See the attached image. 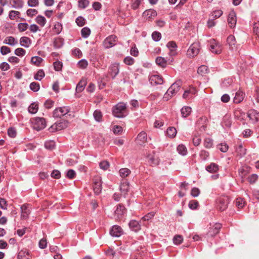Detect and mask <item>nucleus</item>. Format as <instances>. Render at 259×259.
<instances>
[{
    "label": "nucleus",
    "instance_id": "f257e3e1",
    "mask_svg": "<svg viewBox=\"0 0 259 259\" xmlns=\"http://www.w3.org/2000/svg\"><path fill=\"white\" fill-rule=\"evenodd\" d=\"M113 115L117 118H123L127 115L126 104L123 102H119L112 108Z\"/></svg>",
    "mask_w": 259,
    "mask_h": 259
},
{
    "label": "nucleus",
    "instance_id": "f03ea898",
    "mask_svg": "<svg viewBox=\"0 0 259 259\" xmlns=\"http://www.w3.org/2000/svg\"><path fill=\"white\" fill-rule=\"evenodd\" d=\"M69 122L67 120L61 119L52 125L49 128V130L51 132H55L58 131H60L66 128Z\"/></svg>",
    "mask_w": 259,
    "mask_h": 259
},
{
    "label": "nucleus",
    "instance_id": "7ed1b4c3",
    "mask_svg": "<svg viewBox=\"0 0 259 259\" xmlns=\"http://www.w3.org/2000/svg\"><path fill=\"white\" fill-rule=\"evenodd\" d=\"M199 44L197 42L193 43L190 46L187 51V56L190 58H193L199 54Z\"/></svg>",
    "mask_w": 259,
    "mask_h": 259
},
{
    "label": "nucleus",
    "instance_id": "20e7f679",
    "mask_svg": "<svg viewBox=\"0 0 259 259\" xmlns=\"http://www.w3.org/2000/svg\"><path fill=\"white\" fill-rule=\"evenodd\" d=\"M210 43V50L213 53L216 54H220L222 51V45L219 42L217 41L215 39H212L209 41Z\"/></svg>",
    "mask_w": 259,
    "mask_h": 259
},
{
    "label": "nucleus",
    "instance_id": "39448f33",
    "mask_svg": "<svg viewBox=\"0 0 259 259\" xmlns=\"http://www.w3.org/2000/svg\"><path fill=\"white\" fill-rule=\"evenodd\" d=\"M230 199L228 196H222L218 199V208L221 211L225 210L228 207Z\"/></svg>",
    "mask_w": 259,
    "mask_h": 259
},
{
    "label": "nucleus",
    "instance_id": "423d86ee",
    "mask_svg": "<svg viewBox=\"0 0 259 259\" xmlns=\"http://www.w3.org/2000/svg\"><path fill=\"white\" fill-rule=\"evenodd\" d=\"M70 111V108L67 106L61 107L56 108L53 112V116L54 117H61L64 116L68 113Z\"/></svg>",
    "mask_w": 259,
    "mask_h": 259
},
{
    "label": "nucleus",
    "instance_id": "0eeeda50",
    "mask_svg": "<svg viewBox=\"0 0 259 259\" xmlns=\"http://www.w3.org/2000/svg\"><path fill=\"white\" fill-rule=\"evenodd\" d=\"M33 120V128L37 131L44 129L46 126V122L44 118L36 117Z\"/></svg>",
    "mask_w": 259,
    "mask_h": 259
},
{
    "label": "nucleus",
    "instance_id": "6e6552de",
    "mask_svg": "<svg viewBox=\"0 0 259 259\" xmlns=\"http://www.w3.org/2000/svg\"><path fill=\"white\" fill-rule=\"evenodd\" d=\"M93 189L95 193L99 194L102 190V179L100 176H96L94 178Z\"/></svg>",
    "mask_w": 259,
    "mask_h": 259
},
{
    "label": "nucleus",
    "instance_id": "1a4fd4ad",
    "mask_svg": "<svg viewBox=\"0 0 259 259\" xmlns=\"http://www.w3.org/2000/svg\"><path fill=\"white\" fill-rule=\"evenodd\" d=\"M181 85V80L176 81L167 90L168 93L171 94L170 96H174L180 90Z\"/></svg>",
    "mask_w": 259,
    "mask_h": 259
},
{
    "label": "nucleus",
    "instance_id": "9d476101",
    "mask_svg": "<svg viewBox=\"0 0 259 259\" xmlns=\"http://www.w3.org/2000/svg\"><path fill=\"white\" fill-rule=\"evenodd\" d=\"M117 37L115 35H111L107 37L104 41L103 44L106 48H110L116 44Z\"/></svg>",
    "mask_w": 259,
    "mask_h": 259
},
{
    "label": "nucleus",
    "instance_id": "9b49d317",
    "mask_svg": "<svg viewBox=\"0 0 259 259\" xmlns=\"http://www.w3.org/2000/svg\"><path fill=\"white\" fill-rule=\"evenodd\" d=\"M222 227L221 224L219 223H215L211 227L209 228V230L207 233L208 236L213 237L214 236L218 234L220 231Z\"/></svg>",
    "mask_w": 259,
    "mask_h": 259
},
{
    "label": "nucleus",
    "instance_id": "f8f14e48",
    "mask_svg": "<svg viewBox=\"0 0 259 259\" xmlns=\"http://www.w3.org/2000/svg\"><path fill=\"white\" fill-rule=\"evenodd\" d=\"M247 117L251 123H254L259 120V113L254 110H250L248 112Z\"/></svg>",
    "mask_w": 259,
    "mask_h": 259
},
{
    "label": "nucleus",
    "instance_id": "ddd939ff",
    "mask_svg": "<svg viewBox=\"0 0 259 259\" xmlns=\"http://www.w3.org/2000/svg\"><path fill=\"white\" fill-rule=\"evenodd\" d=\"M146 157L150 164L153 165H157L159 164L160 160L159 158L155 155L154 152L148 154Z\"/></svg>",
    "mask_w": 259,
    "mask_h": 259
},
{
    "label": "nucleus",
    "instance_id": "4468645a",
    "mask_svg": "<svg viewBox=\"0 0 259 259\" xmlns=\"http://www.w3.org/2000/svg\"><path fill=\"white\" fill-rule=\"evenodd\" d=\"M110 234L113 237H118L123 234V230L120 226L114 225L110 230Z\"/></svg>",
    "mask_w": 259,
    "mask_h": 259
},
{
    "label": "nucleus",
    "instance_id": "2eb2a0df",
    "mask_svg": "<svg viewBox=\"0 0 259 259\" xmlns=\"http://www.w3.org/2000/svg\"><path fill=\"white\" fill-rule=\"evenodd\" d=\"M149 80L152 85L161 84L163 82L162 77L157 74L152 75Z\"/></svg>",
    "mask_w": 259,
    "mask_h": 259
},
{
    "label": "nucleus",
    "instance_id": "dca6fc26",
    "mask_svg": "<svg viewBox=\"0 0 259 259\" xmlns=\"http://www.w3.org/2000/svg\"><path fill=\"white\" fill-rule=\"evenodd\" d=\"M125 212V207L119 204L114 211V217L115 219H120L122 218L123 215L124 214Z\"/></svg>",
    "mask_w": 259,
    "mask_h": 259
},
{
    "label": "nucleus",
    "instance_id": "f3484780",
    "mask_svg": "<svg viewBox=\"0 0 259 259\" xmlns=\"http://www.w3.org/2000/svg\"><path fill=\"white\" fill-rule=\"evenodd\" d=\"M236 14L234 11H231L229 15L228 18V22L229 25L230 27L233 28L235 26L236 24Z\"/></svg>",
    "mask_w": 259,
    "mask_h": 259
},
{
    "label": "nucleus",
    "instance_id": "a211bd4d",
    "mask_svg": "<svg viewBox=\"0 0 259 259\" xmlns=\"http://www.w3.org/2000/svg\"><path fill=\"white\" fill-rule=\"evenodd\" d=\"M147 134L145 132L140 133L137 137V142L138 144L142 145L147 142Z\"/></svg>",
    "mask_w": 259,
    "mask_h": 259
},
{
    "label": "nucleus",
    "instance_id": "6ab92c4d",
    "mask_svg": "<svg viewBox=\"0 0 259 259\" xmlns=\"http://www.w3.org/2000/svg\"><path fill=\"white\" fill-rule=\"evenodd\" d=\"M110 74L113 78H114L115 76L119 73V63H113L110 67Z\"/></svg>",
    "mask_w": 259,
    "mask_h": 259
},
{
    "label": "nucleus",
    "instance_id": "aec40b11",
    "mask_svg": "<svg viewBox=\"0 0 259 259\" xmlns=\"http://www.w3.org/2000/svg\"><path fill=\"white\" fill-rule=\"evenodd\" d=\"M170 61V59L167 57L164 58L162 57H158L155 60L156 64L162 68H165L167 66V62Z\"/></svg>",
    "mask_w": 259,
    "mask_h": 259
},
{
    "label": "nucleus",
    "instance_id": "412c9836",
    "mask_svg": "<svg viewBox=\"0 0 259 259\" xmlns=\"http://www.w3.org/2000/svg\"><path fill=\"white\" fill-rule=\"evenodd\" d=\"M167 47L169 49V55L170 56H175L176 54V44L174 41H169L166 45Z\"/></svg>",
    "mask_w": 259,
    "mask_h": 259
},
{
    "label": "nucleus",
    "instance_id": "4be33fe9",
    "mask_svg": "<svg viewBox=\"0 0 259 259\" xmlns=\"http://www.w3.org/2000/svg\"><path fill=\"white\" fill-rule=\"evenodd\" d=\"M143 15L146 19H150L154 18L157 15V13L154 10L149 9L144 11Z\"/></svg>",
    "mask_w": 259,
    "mask_h": 259
},
{
    "label": "nucleus",
    "instance_id": "5701e85b",
    "mask_svg": "<svg viewBox=\"0 0 259 259\" xmlns=\"http://www.w3.org/2000/svg\"><path fill=\"white\" fill-rule=\"evenodd\" d=\"M3 43L11 46H14L18 44V41L13 36L6 37L4 40Z\"/></svg>",
    "mask_w": 259,
    "mask_h": 259
},
{
    "label": "nucleus",
    "instance_id": "b1692460",
    "mask_svg": "<svg viewBox=\"0 0 259 259\" xmlns=\"http://www.w3.org/2000/svg\"><path fill=\"white\" fill-rule=\"evenodd\" d=\"M21 216L22 219L25 220L28 218L30 213V210L28 209L26 205H23L21 207Z\"/></svg>",
    "mask_w": 259,
    "mask_h": 259
},
{
    "label": "nucleus",
    "instance_id": "393cba45",
    "mask_svg": "<svg viewBox=\"0 0 259 259\" xmlns=\"http://www.w3.org/2000/svg\"><path fill=\"white\" fill-rule=\"evenodd\" d=\"M244 97V94L242 92L238 91L236 93L235 96L234 98V102L238 104L242 101Z\"/></svg>",
    "mask_w": 259,
    "mask_h": 259
},
{
    "label": "nucleus",
    "instance_id": "a878e982",
    "mask_svg": "<svg viewBox=\"0 0 259 259\" xmlns=\"http://www.w3.org/2000/svg\"><path fill=\"white\" fill-rule=\"evenodd\" d=\"M20 44L22 47L28 48L31 44V40L27 37L23 36L20 39Z\"/></svg>",
    "mask_w": 259,
    "mask_h": 259
},
{
    "label": "nucleus",
    "instance_id": "bb28decb",
    "mask_svg": "<svg viewBox=\"0 0 259 259\" xmlns=\"http://www.w3.org/2000/svg\"><path fill=\"white\" fill-rule=\"evenodd\" d=\"M129 190V183L126 181H123L121 183L120 190L123 195L125 196Z\"/></svg>",
    "mask_w": 259,
    "mask_h": 259
},
{
    "label": "nucleus",
    "instance_id": "cd10ccee",
    "mask_svg": "<svg viewBox=\"0 0 259 259\" xmlns=\"http://www.w3.org/2000/svg\"><path fill=\"white\" fill-rule=\"evenodd\" d=\"M130 227L134 231L137 232L141 229V226L138 222L132 220L129 223Z\"/></svg>",
    "mask_w": 259,
    "mask_h": 259
},
{
    "label": "nucleus",
    "instance_id": "c85d7f7f",
    "mask_svg": "<svg viewBox=\"0 0 259 259\" xmlns=\"http://www.w3.org/2000/svg\"><path fill=\"white\" fill-rule=\"evenodd\" d=\"M87 84V81L85 79H81L78 83L76 87V91L77 93L81 92L84 89L85 86Z\"/></svg>",
    "mask_w": 259,
    "mask_h": 259
},
{
    "label": "nucleus",
    "instance_id": "c756f323",
    "mask_svg": "<svg viewBox=\"0 0 259 259\" xmlns=\"http://www.w3.org/2000/svg\"><path fill=\"white\" fill-rule=\"evenodd\" d=\"M177 131L174 127H169L166 131V135L170 138H174L176 137Z\"/></svg>",
    "mask_w": 259,
    "mask_h": 259
},
{
    "label": "nucleus",
    "instance_id": "7c9ffc66",
    "mask_svg": "<svg viewBox=\"0 0 259 259\" xmlns=\"http://www.w3.org/2000/svg\"><path fill=\"white\" fill-rule=\"evenodd\" d=\"M206 169L209 172L214 173L217 172L219 170V166L215 163H211L207 166Z\"/></svg>",
    "mask_w": 259,
    "mask_h": 259
},
{
    "label": "nucleus",
    "instance_id": "2f4dec72",
    "mask_svg": "<svg viewBox=\"0 0 259 259\" xmlns=\"http://www.w3.org/2000/svg\"><path fill=\"white\" fill-rule=\"evenodd\" d=\"M18 259H31L29 253L28 251L21 250L18 254Z\"/></svg>",
    "mask_w": 259,
    "mask_h": 259
},
{
    "label": "nucleus",
    "instance_id": "473e14b6",
    "mask_svg": "<svg viewBox=\"0 0 259 259\" xmlns=\"http://www.w3.org/2000/svg\"><path fill=\"white\" fill-rule=\"evenodd\" d=\"M227 42L229 46L230 47V48L233 50L236 45V39L234 36L233 35H229L227 38Z\"/></svg>",
    "mask_w": 259,
    "mask_h": 259
},
{
    "label": "nucleus",
    "instance_id": "72a5a7b5",
    "mask_svg": "<svg viewBox=\"0 0 259 259\" xmlns=\"http://www.w3.org/2000/svg\"><path fill=\"white\" fill-rule=\"evenodd\" d=\"M197 72L201 76H204L208 72V67L205 65H202L198 68Z\"/></svg>",
    "mask_w": 259,
    "mask_h": 259
},
{
    "label": "nucleus",
    "instance_id": "f704fd0d",
    "mask_svg": "<svg viewBox=\"0 0 259 259\" xmlns=\"http://www.w3.org/2000/svg\"><path fill=\"white\" fill-rule=\"evenodd\" d=\"M191 112V108L188 106L184 107L181 109V114L184 117H186L189 116Z\"/></svg>",
    "mask_w": 259,
    "mask_h": 259
},
{
    "label": "nucleus",
    "instance_id": "c9c22d12",
    "mask_svg": "<svg viewBox=\"0 0 259 259\" xmlns=\"http://www.w3.org/2000/svg\"><path fill=\"white\" fill-rule=\"evenodd\" d=\"M63 45V39L62 38L57 37L54 40V46L57 49L60 48Z\"/></svg>",
    "mask_w": 259,
    "mask_h": 259
},
{
    "label": "nucleus",
    "instance_id": "e433bc0d",
    "mask_svg": "<svg viewBox=\"0 0 259 259\" xmlns=\"http://www.w3.org/2000/svg\"><path fill=\"white\" fill-rule=\"evenodd\" d=\"M201 140L198 134H195L192 138V142L194 146H198L200 145Z\"/></svg>",
    "mask_w": 259,
    "mask_h": 259
},
{
    "label": "nucleus",
    "instance_id": "4c0bfd02",
    "mask_svg": "<svg viewBox=\"0 0 259 259\" xmlns=\"http://www.w3.org/2000/svg\"><path fill=\"white\" fill-rule=\"evenodd\" d=\"M38 104L35 103H33L28 107V111L31 114L36 113L38 110Z\"/></svg>",
    "mask_w": 259,
    "mask_h": 259
},
{
    "label": "nucleus",
    "instance_id": "58836bf2",
    "mask_svg": "<svg viewBox=\"0 0 259 259\" xmlns=\"http://www.w3.org/2000/svg\"><path fill=\"white\" fill-rule=\"evenodd\" d=\"M120 176L122 178H125L131 174V170L126 168H121L119 171Z\"/></svg>",
    "mask_w": 259,
    "mask_h": 259
},
{
    "label": "nucleus",
    "instance_id": "ea45409f",
    "mask_svg": "<svg viewBox=\"0 0 259 259\" xmlns=\"http://www.w3.org/2000/svg\"><path fill=\"white\" fill-rule=\"evenodd\" d=\"M42 59L38 56H35L31 58V62L32 64L35 66H39L42 61Z\"/></svg>",
    "mask_w": 259,
    "mask_h": 259
},
{
    "label": "nucleus",
    "instance_id": "a19ab883",
    "mask_svg": "<svg viewBox=\"0 0 259 259\" xmlns=\"http://www.w3.org/2000/svg\"><path fill=\"white\" fill-rule=\"evenodd\" d=\"M45 75L44 71L42 69H40L34 75V78L35 80L40 81L45 77Z\"/></svg>",
    "mask_w": 259,
    "mask_h": 259
},
{
    "label": "nucleus",
    "instance_id": "79ce46f5",
    "mask_svg": "<svg viewBox=\"0 0 259 259\" xmlns=\"http://www.w3.org/2000/svg\"><path fill=\"white\" fill-rule=\"evenodd\" d=\"M232 123L231 118L229 115H226L224 117L223 124L227 127H230Z\"/></svg>",
    "mask_w": 259,
    "mask_h": 259
},
{
    "label": "nucleus",
    "instance_id": "37998d69",
    "mask_svg": "<svg viewBox=\"0 0 259 259\" xmlns=\"http://www.w3.org/2000/svg\"><path fill=\"white\" fill-rule=\"evenodd\" d=\"M177 150L178 152L182 155H186L187 153V150L185 146L184 145H179L177 147Z\"/></svg>",
    "mask_w": 259,
    "mask_h": 259
},
{
    "label": "nucleus",
    "instance_id": "c03bdc74",
    "mask_svg": "<svg viewBox=\"0 0 259 259\" xmlns=\"http://www.w3.org/2000/svg\"><path fill=\"white\" fill-rule=\"evenodd\" d=\"M35 20L36 22L42 27L45 26L46 22V18L44 16L40 15L38 16L36 18Z\"/></svg>",
    "mask_w": 259,
    "mask_h": 259
},
{
    "label": "nucleus",
    "instance_id": "a18cd8bd",
    "mask_svg": "<svg viewBox=\"0 0 259 259\" xmlns=\"http://www.w3.org/2000/svg\"><path fill=\"white\" fill-rule=\"evenodd\" d=\"M81 35L84 38H87L91 34V30L88 27H83L81 31Z\"/></svg>",
    "mask_w": 259,
    "mask_h": 259
},
{
    "label": "nucleus",
    "instance_id": "49530a36",
    "mask_svg": "<svg viewBox=\"0 0 259 259\" xmlns=\"http://www.w3.org/2000/svg\"><path fill=\"white\" fill-rule=\"evenodd\" d=\"M203 144L206 148H210L213 146V140L209 138H205Z\"/></svg>",
    "mask_w": 259,
    "mask_h": 259
},
{
    "label": "nucleus",
    "instance_id": "de8ad7c7",
    "mask_svg": "<svg viewBox=\"0 0 259 259\" xmlns=\"http://www.w3.org/2000/svg\"><path fill=\"white\" fill-rule=\"evenodd\" d=\"M94 118L95 120L98 122H100L101 121L102 117V114L100 111L96 110L94 111L93 114Z\"/></svg>",
    "mask_w": 259,
    "mask_h": 259
},
{
    "label": "nucleus",
    "instance_id": "09e8293b",
    "mask_svg": "<svg viewBox=\"0 0 259 259\" xmlns=\"http://www.w3.org/2000/svg\"><path fill=\"white\" fill-rule=\"evenodd\" d=\"M45 146L46 148L48 150H52L55 146V142L53 141H46L45 144Z\"/></svg>",
    "mask_w": 259,
    "mask_h": 259
},
{
    "label": "nucleus",
    "instance_id": "8fccbe9b",
    "mask_svg": "<svg viewBox=\"0 0 259 259\" xmlns=\"http://www.w3.org/2000/svg\"><path fill=\"white\" fill-rule=\"evenodd\" d=\"M29 87L31 90L35 92H37L40 89L39 83L35 82H31L30 84Z\"/></svg>",
    "mask_w": 259,
    "mask_h": 259
},
{
    "label": "nucleus",
    "instance_id": "3c124183",
    "mask_svg": "<svg viewBox=\"0 0 259 259\" xmlns=\"http://www.w3.org/2000/svg\"><path fill=\"white\" fill-rule=\"evenodd\" d=\"M236 205L238 208H242L245 205V201L241 198H238L236 200Z\"/></svg>",
    "mask_w": 259,
    "mask_h": 259
},
{
    "label": "nucleus",
    "instance_id": "603ef678",
    "mask_svg": "<svg viewBox=\"0 0 259 259\" xmlns=\"http://www.w3.org/2000/svg\"><path fill=\"white\" fill-rule=\"evenodd\" d=\"M222 14L223 12L221 10H217L211 14L210 17L214 19L219 18Z\"/></svg>",
    "mask_w": 259,
    "mask_h": 259
},
{
    "label": "nucleus",
    "instance_id": "864d4df0",
    "mask_svg": "<svg viewBox=\"0 0 259 259\" xmlns=\"http://www.w3.org/2000/svg\"><path fill=\"white\" fill-rule=\"evenodd\" d=\"M28 25L26 23H20L18 25V28L20 32H23L27 29Z\"/></svg>",
    "mask_w": 259,
    "mask_h": 259
},
{
    "label": "nucleus",
    "instance_id": "5fc2aeb1",
    "mask_svg": "<svg viewBox=\"0 0 259 259\" xmlns=\"http://www.w3.org/2000/svg\"><path fill=\"white\" fill-rule=\"evenodd\" d=\"M99 166L101 169L106 170L109 167L110 164L107 161H103L100 163Z\"/></svg>",
    "mask_w": 259,
    "mask_h": 259
},
{
    "label": "nucleus",
    "instance_id": "6e6d98bb",
    "mask_svg": "<svg viewBox=\"0 0 259 259\" xmlns=\"http://www.w3.org/2000/svg\"><path fill=\"white\" fill-rule=\"evenodd\" d=\"M0 52L3 55H6L11 52V49L7 46H3L0 48Z\"/></svg>",
    "mask_w": 259,
    "mask_h": 259
},
{
    "label": "nucleus",
    "instance_id": "4d7b16f0",
    "mask_svg": "<svg viewBox=\"0 0 259 259\" xmlns=\"http://www.w3.org/2000/svg\"><path fill=\"white\" fill-rule=\"evenodd\" d=\"M89 5L88 0H79L78 7L81 9L85 8Z\"/></svg>",
    "mask_w": 259,
    "mask_h": 259
},
{
    "label": "nucleus",
    "instance_id": "13d9d810",
    "mask_svg": "<svg viewBox=\"0 0 259 259\" xmlns=\"http://www.w3.org/2000/svg\"><path fill=\"white\" fill-rule=\"evenodd\" d=\"M20 14L19 11L12 10L9 12V17L11 20H14Z\"/></svg>",
    "mask_w": 259,
    "mask_h": 259
},
{
    "label": "nucleus",
    "instance_id": "bf43d9fd",
    "mask_svg": "<svg viewBox=\"0 0 259 259\" xmlns=\"http://www.w3.org/2000/svg\"><path fill=\"white\" fill-rule=\"evenodd\" d=\"M88 65V61L85 59H82L78 63V67L81 69H85Z\"/></svg>",
    "mask_w": 259,
    "mask_h": 259
},
{
    "label": "nucleus",
    "instance_id": "052dcab7",
    "mask_svg": "<svg viewBox=\"0 0 259 259\" xmlns=\"http://www.w3.org/2000/svg\"><path fill=\"white\" fill-rule=\"evenodd\" d=\"M183 240V238L181 235H176L173 239L174 243L176 245L180 244Z\"/></svg>",
    "mask_w": 259,
    "mask_h": 259
},
{
    "label": "nucleus",
    "instance_id": "680f3d73",
    "mask_svg": "<svg viewBox=\"0 0 259 259\" xmlns=\"http://www.w3.org/2000/svg\"><path fill=\"white\" fill-rule=\"evenodd\" d=\"M25 53L26 51L21 48H17L15 50V54L18 56H23L25 54Z\"/></svg>",
    "mask_w": 259,
    "mask_h": 259
},
{
    "label": "nucleus",
    "instance_id": "e2e57ef3",
    "mask_svg": "<svg viewBox=\"0 0 259 259\" xmlns=\"http://www.w3.org/2000/svg\"><path fill=\"white\" fill-rule=\"evenodd\" d=\"M53 65L54 69L57 71H60L62 69V63L60 61H55V62H54Z\"/></svg>",
    "mask_w": 259,
    "mask_h": 259
},
{
    "label": "nucleus",
    "instance_id": "0e129e2a",
    "mask_svg": "<svg viewBox=\"0 0 259 259\" xmlns=\"http://www.w3.org/2000/svg\"><path fill=\"white\" fill-rule=\"evenodd\" d=\"M228 148V146L225 143H221L218 145V148L223 152H227Z\"/></svg>",
    "mask_w": 259,
    "mask_h": 259
},
{
    "label": "nucleus",
    "instance_id": "69168bd1",
    "mask_svg": "<svg viewBox=\"0 0 259 259\" xmlns=\"http://www.w3.org/2000/svg\"><path fill=\"white\" fill-rule=\"evenodd\" d=\"M152 37L154 41H158L161 39V33L157 31H154L152 34Z\"/></svg>",
    "mask_w": 259,
    "mask_h": 259
},
{
    "label": "nucleus",
    "instance_id": "338daca9",
    "mask_svg": "<svg viewBox=\"0 0 259 259\" xmlns=\"http://www.w3.org/2000/svg\"><path fill=\"white\" fill-rule=\"evenodd\" d=\"M113 132L115 134L120 135L122 132V127L119 125H114L113 127Z\"/></svg>",
    "mask_w": 259,
    "mask_h": 259
},
{
    "label": "nucleus",
    "instance_id": "774afa93",
    "mask_svg": "<svg viewBox=\"0 0 259 259\" xmlns=\"http://www.w3.org/2000/svg\"><path fill=\"white\" fill-rule=\"evenodd\" d=\"M236 152L240 155V156H242L245 154L246 150L243 148L242 145H240L237 148Z\"/></svg>",
    "mask_w": 259,
    "mask_h": 259
}]
</instances>
